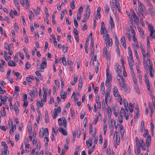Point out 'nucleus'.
Listing matches in <instances>:
<instances>
[{
  "mask_svg": "<svg viewBox=\"0 0 155 155\" xmlns=\"http://www.w3.org/2000/svg\"><path fill=\"white\" fill-rule=\"evenodd\" d=\"M44 133L43 130H40L39 132V136L41 138H42L44 135Z\"/></svg>",
  "mask_w": 155,
  "mask_h": 155,
  "instance_id": "44",
  "label": "nucleus"
},
{
  "mask_svg": "<svg viewBox=\"0 0 155 155\" xmlns=\"http://www.w3.org/2000/svg\"><path fill=\"white\" fill-rule=\"evenodd\" d=\"M150 76L151 78H153L154 74V71L152 65H150Z\"/></svg>",
  "mask_w": 155,
  "mask_h": 155,
  "instance_id": "17",
  "label": "nucleus"
},
{
  "mask_svg": "<svg viewBox=\"0 0 155 155\" xmlns=\"http://www.w3.org/2000/svg\"><path fill=\"white\" fill-rule=\"evenodd\" d=\"M95 148V144L93 145V147L92 149H90L88 151V153L89 154H91L92 151L94 150Z\"/></svg>",
  "mask_w": 155,
  "mask_h": 155,
  "instance_id": "36",
  "label": "nucleus"
},
{
  "mask_svg": "<svg viewBox=\"0 0 155 155\" xmlns=\"http://www.w3.org/2000/svg\"><path fill=\"white\" fill-rule=\"evenodd\" d=\"M73 33L75 35V36H78V31L77 30L76 28L74 29L73 30Z\"/></svg>",
  "mask_w": 155,
  "mask_h": 155,
  "instance_id": "64",
  "label": "nucleus"
},
{
  "mask_svg": "<svg viewBox=\"0 0 155 155\" xmlns=\"http://www.w3.org/2000/svg\"><path fill=\"white\" fill-rule=\"evenodd\" d=\"M77 136L78 138H80L81 135V131L80 130H77L76 132Z\"/></svg>",
  "mask_w": 155,
  "mask_h": 155,
  "instance_id": "61",
  "label": "nucleus"
},
{
  "mask_svg": "<svg viewBox=\"0 0 155 155\" xmlns=\"http://www.w3.org/2000/svg\"><path fill=\"white\" fill-rule=\"evenodd\" d=\"M44 134H45V135L46 136H47L48 135V130L47 128H45L43 130Z\"/></svg>",
  "mask_w": 155,
  "mask_h": 155,
  "instance_id": "51",
  "label": "nucleus"
},
{
  "mask_svg": "<svg viewBox=\"0 0 155 155\" xmlns=\"http://www.w3.org/2000/svg\"><path fill=\"white\" fill-rule=\"evenodd\" d=\"M90 9L88 6L87 7L86 10L85 12V14L84 15V17L87 18V19H88L89 18L90 15Z\"/></svg>",
  "mask_w": 155,
  "mask_h": 155,
  "instance_id": "4",
  "label": "nucleus"
},
{
  "mask_svg": "<svg viewBox=\"0 0 155 155\" xmlns=\"http://www.w3.org/2000/svg\"><path fill=\"white\" fill-rule=\"evenodd\" d=\"M106 30L105 28V25L103 21H102L101 23V29L100 33L101 35L104 34V30Z\"/></svg>",
  "mask_w": 155,
  "mask_h": 155,
  "instance_id": "7",
  "label": "nucleus"
},
{
  "mask_svg": "<svg viewBox=\"0 0 155 155\" xmlns=\"http://www.w3.org/2000/svg\"><path fill=\"white\" fill-rule=\"evenodd\" d=\"M61 110V107H58L57 109L55 108L54 109L55 113L54 114V116H53V119H55L57 117L58 114L60 113Z\"/></svg>",
  "mask_w": 155,
  "mask_h": 155,
  "instance_id": "3",
  "label": "nucleus"
},
{
  "mask_svg": "<svg viewBox=\"0 0 155 155\" xmlns=\"http://www.w3.org/2000/svg\"><path fill=\"white\" fill-rule=\"evenodd\" d=\"M116 139H114V141L116 143H119L120 142V137H118L117 136L115 137Z\"/></svg>",
  "mask_w": 155,
  "mask_h": 155,
  "instance_id": "42",
  "label": "nucleus"
},
{
  "mask_svg": "<svg viewBox=\"0 0 155 155\" xmlns=\"http://www.w3.org/2000/svg\"><path fill=\"white\" fill-rule=\"evenodd\" d=\"M60 96L61 98L63 99H64L66 98V96L65 92H63V94H61Z\"/></svg>",
  "mask_w": 155,
  "mask_h": 155,
  "instance_id": "57",
  "label": "nucleus"
},
{
  "mask_svg": "<svg viewBox=\"0 0 155 155\" xmlns=\"http://www.w3.org/2000/svg\"><path fill=\"white\" fill-rule=\"evenodd\" d=\"M8 97L6 96H4V97L1 100V103L2 104H5L6 103L7 99Z\"/></svg>",
  "mask_w": 155,
  "mask_h": 155,
  "instance_id": "20",
  "label": "nucleus"
},
{
  "mask_svg": "<svg viewBox=\"0 0 155 155\" xmlns=\"http://www.w3.org/2000/svg\"><path fill=\"white\" fill-rule=\"evenodd\" d=\"M43 99H42L41 101H38L36 103V105L37 107H43L45 102H46L47 100V97L45 98L44 97Z\"/></svg>",
  "mask_w": 155,
  "mask_h": 155,
  "instance_id": "2",
  "label": "nucleus"
},
{
  "mask_svg": "<svg viewBox=\"0 0 155 155\" xmlns=\"http://www.w3.org/2000/svg\"><path fill=\"white\" fill-rule=\"evenodd\" d=\"M107 53V48L105 47H104L103 50V55H104L105 56H106Z\"/></svg>",
  "mask_w": 155,
  "mask_h": 155,
  "instance_id": "52",
  "label": "nucleus"
},
{
  "mask_svg": "<svg viewBox=\"0 0 155 155\" xmlns=\"http://www.w3.org/2000/svg\"><path fill=\"white\" fill-rule=\"evenodd\" d=\"M134 53L135 54V55L136 57L137 58V59H139V55H138V54L137 53V49H136L134 48Z\"/></svg>",
  "mask_w": 155,
  "mask_h": 155,
  "instance_id": "43",
  "label": "nucleus"
},
{
  "mask_svg": "<svg viewBox=\"0 0 155 155\" xmlns=\"http://www.w3.org/2000/svg\"><path fill=\"white\" fill-rule=\"evenodd\" d=\"M123 88H124V90L125 92H130V87L129 86H127V85H126Z\"/></svg>",
  "mask_w": 155,
  "mask_h": 155,
  "instance_id": "27",
  "label": "nucleus"
},
{
  "mask_svg": "<svg viewBox=\"0 0 155 155\" xmlns=\"http://www.w3.org/2000/svg\"><path fill=\"white\" fill-rule=\"evenodd\" d=\"M118 83H119L120 87L122 88L124 87L126 85L124 80H121V81H119L118 82Z\"/></svg>",
  "mask_w": 155,
  "mask_h": 155,
  "instance_id": "16",
  "label": "nucleus"
},
{
  "mask_svg": "<svg viewBox=\"0 0 155 155\" xmlns=\"http://www.w3.org/2000/svg\"><path fill=\"white\" fill-rule=\"evenodd\" d=\"M91 59L92 60L94 56V49L91 48Z\"/></svg>",
  "mask_w": 155,
  "mask_h": 155,
  "instance_id": "35",
  "label": "nucleus"
},
{
  "mask_svg": "<svg viewBox=\"0 0 155 155\" xmlns=\"http://www.w3.org/2000/svg\"><path fill=\"white\" fill-rule=\"evenodd\" d=\"M33 91L34 95L35 96V95L36 96H37L38 94V91L37 89L35 87H33Z\"/></svg>",
  "mask_w": 155,
  "mask_h": 155,
  "instance_id": "30",
  "label": "nucleus"
},
{
  "mask_svg": "<svg viewBox=\"0 0 155 155\" xmlns=\"http://www.w3.org/2000/svg\"><path fill=\"white\" fill-rule=\"evenodd\" d=\"M117 80L120 81V79L121 80H124L123 78V77L120 74H118L117 76Z\"/></svg>",
  "mask_w": 155,
  "mask_h": 155,
  "instance_id": "38",
  "label": "nucleus"
},
{
  "mask_svg": "<svg viewBox=\"0 0 155 155\" xmlns=\"http://www.w3.org/2000/svg\"><path fill=\"white\" fill-rule=\"evenodd\" d=\"M83 85V81L81 77L79 79V83H78V91H80L81 90Z\"/></svg>",
  "mask_w": 155,
  "mask_h": 155,
  "instance_id": "8",
  "label": "nucleus"
},
{
  "mask_svg": "<svg viewBox=\"0 0 155 155\" xmlns=\"http://www.w3.org/2000/svg\"><path fill=\"white\" fill-rule=\"evenodd\" d=\"M116 68H115V69ZM116 71L118 74H120L121 72V66H118V67L116 68Z\"/></svg>",
  "mask_w": 155,
  "mask_h": 155,
  "instance_id": "25",
  "label": "nucleus"
},
{
  "mask_svg": "<svg viewBox=\"0 0 155 155\" xmlns=\"http://www.w3.org/2000/svg\"><path fill=\"white\" fill-rule=\"evenodd\" d=\"M45 60L43 61V62L41 63L40 66V70L39 71L43 72L44 71L43 70L47 66V63L46 61H45Z\"/></svg>",
  "mask_w": 155,
  "mask_h": 155,
  "instance_id": "5",
  "label": "nucleus"
},
{
  "mask_svg": "<svg viewBox=\"0 0 155 155\" xmlns=\"http://www.w3.org/2000/svg\"><path fill=\"white\" fill-rule=\"evenodd\" d=\"M62 120L63 122V125L64 127L65 128H66V127L67 125V121L65 117H62Z\"/></svg>",
  "mask_w": 155,
  "mask_h": 155,
  "instance_id": "26",
  "label": "nucleus"
},
{
  "mask_svg": "<svg viewBox=\"0 0 155 155\" xmlns=\"http://www.w3.org/2000/svg\"><path fill=\"white\" fill-rule=\"evenodd\" d=\"M129 107H137L138 106L136 101L134 100L132 102L129 103Z\"/></svg>",
  "mask_w": 155,
  "mask_h": 155,
  "instance_id": "12",
  "label": "nucleus"
},
{
  "mask_svg": "<svg viewBox=\"0 0 155 155\" xmlns=\"http://www.w3.org/2000/svg\"><path fill=\"white\" fill-rule=\"evenodd\" d=\"M140 128L142 129H145L144 123L143 121H141Z\"/></svg>",
  "mask_w": 155,
  "mask_h": 155,
  "instance_id": "60",
  "label": "nucleus"
},
{
  "mask_svg": "<svg viewBox=\"0 0 155 155\" xmlns=\"http://www.w3.org/2000/svg\"><path fill=\"white\" fill-rule=\"evenodd\" d=\"M112 43L113 42L112 39L110 38L109 40L108 41L107 45H108L110 46H111L112 45Z\"/></svg>",
  "mask_w": 155,
  "mask_h": 155,
  "instance_id": "50",
  "label": "nucleus"
},
{
  "mask_svg": "<svg viewBox=\"0 0 155 155\" xmlns=\"http://www.w3.org/2000/svg\"><path fill=\"white\" fill-rule=\"evenodd\" d=\"M58 130L62 133L64 135H67L68 134L67 132L62 128L60 127L58 129Z\"/></svg>",
  "mask_w": 155,
  "mask_h": 155,
  "instance_id": "11",
  "label": "nucleus"
},
{
  "mask_svg": "<svg viewBox=\"0 0 155 155\" xmlns=\"http://www.w3.org/2000/svg\"><path fill=\"white\" fill-rule=\"evenodd\" d=\"M105 11L107 14H108L110 10V8L108 5H106L105 7Z\"/></svg>",
  "mask_w": 155,
  "mask_h": 155,
  "instance_id": "37",
  "label": "nucleus"
},
{
  "mask_svg": "<svg viewBox=\"0 0 155 155\" xmlns=\"http://www.w3.org/2000/svg\"><path fill=\"white\" fill-rule=\"evenodd\" d=\"M148 5L149 7L148 10L150 14L152 15H154L155 14V11L153 9L152 5L151 4V6L149 5Z\"/></svg>",
  "mask_w": 155,
  "mask_h": 155,
  "instance_id": "9",
  "label": "nucleus"
},
{
  "mask_svg": "<svg viewBox=\"0 0 155 155\" xmlns=\"http://www.w3.org/2000/svg\"><path fill=\"white\" fill-rule=\"evenodd\" d=\"M92 139L89 138L88 140L86 141V144L88 147H90L92 144Z\"/></svg>",
  "mask_w": 155,
  "mask_h": 155,
  "instance_id": "14",
  "label": "nucleus"
},
{
  "mask_svg": "<svg viewBox=\"0 0 155 155\" xmlns=\"http://www.w3.org/2000/svg\"><path fill=\"white\" fill-rule=\"evenodd\" d=\"M12 72L14 75L16 76L18 79H21V78L22 76L19 73L15 72V71H13Z\"/></svg>",
  "mask_w": 155,
  "mask_h": 155,
  "instance_id": "10",
  "label": "nucleus"
},
{
  "mask_svg": "<svg viewBox=\"0 0 155 155\" xmlns=\"http://www.w3.org/2000/svg\"><path fill=\"white\" fill-rule=\"evenodd\" d=\"M127 58L130 68V69L132 70V68H133V66L134 65V61L130 60L128 56L127 57Z\"/></svg>",
  "mask_w": 155,
  "mask_h": 155,
  "instance_id": "6",
  "label": "nucleus"
},
{
  "mask_svg": "<svg viewBox=\"0 0 155 155\" xmlns=\"http://www.w3.org/2000/svg\"><path fill=\"white\" fill-rule=\"evenodd\" d=\"M68 47L67 46V45H63V51H64V53H65L68 50Z\"/></svg>",
  "mask_w": 155,
  "mask_h": 155,
  "instance_id": "34",
  "label": "nucleus"
},
{
  "mask_svg": "<svg viewBox=\"0 0 155 155\" xmlns=\"http://www.w3.org/2000/svg\"><path fill=\"white\" fill-rule=\"evenodd\" d=\"M62 62L63 63V65L65 66L66 65V58L64 57L62 58Z\"/></svg>",
  "mask_w": 155,
  "mask_h": 155,
  "instance_id": "39",
  "label": "nucleus"
},
{
  "mask_svg": "<svg viewBox=\"0 0 155 155\" xmlns=\"http://www.w3.org/2000/svg\"><path fill=\"white\" fill-rule=\"evenodd\" d=\"M94 44V40L93 38H91V44H90L91 48L94 49L93 48Z\"/></svg>",
  "mask_w": 155,
  "mask_h": 155,
  "instance_id": "56",
  "label": "nucleus"
},
{
  "mask_svg": "<svg viewBox=\"0 0 155 155\" xmlns=\"http://www.w3.org/2000/svg\"><path fill=\"white\" fill-rule=\"evenodd\" d=\"M75 2L74 0L71 1V3L70 4L71 7L72 9H74L75 8V5H74Z\"/></svg>",
  "mask_w": 155,
  "mask_h": 155,
  "instance_id": "33",
  "label": "nucleus"
},
{
  "mask_svg": "<svg viewBox=\"0 0 155 155\" xmlns=\"http://www.w3.org/2000/svg\"><path fill=\"white\" fill-rule=\"evenodd\" d=\"M107 145V140L105 139H104V148H105L106 147Z\"/></svg>",
  "mask_w": 155,
  "mask_h": 155,
  "instance_id": "63",
  "label": "nucleus"
},
{
  "mask_svg": "<svg viewBox=\"0 0 155 155\" xmlns=\"http://www.w3.org/2000/svg\"><path fill=\"white\" fill-rule=\"evenodd\" d=\"M124 107H128V103L126 99L123 100Z\"/></svg>",
  "mask_w": 155,
  "mask_h": 155,
  "instance_id": "54",
  "label": "nucleus"
},
{
  "mask_svg": "<svg viewBox=\"0 0 155 155\" xmlns=\"http://www.w3.org/2000/svg\"><path fill=\"white\" fill-rule=\"evenodd\" d=\"M118 89L116 86H114L113 88L114 95L115 97H117L118 95Z\"/></svg>",
  "mask_w": 155,
  "mask_h": 155,
  "instance_id": "15",
  "label": "nucleus"
},
{
  "mask_svg": "<svg viewBox=\"0 0 155 155\" xmlns=\"http://www.w3.org/2000/svg\"><path fill=\"white\" fill-rule=\"evenodd\" d=\"M31 67V65L27 61L25 65V68L26 69H29Z\"/></svg>",
  "mask_w": 155,
  "mask_h": 155,
  "instance_id": "41",
  "label": "nucleus"
},
{
  "mask_svg": "<svg viewBox=\"0 0 155 155\" xmlns=\"http://www.w3.org/2000/svg\"><path fill=\"white\" fill-rule=\"evenodd\" d=\"M151 137L149 136L146 139V143H151Z\"/></svg>",
  "mask_w": 155,
  "mask_h": 155,
  "instance_id": "46",
  "label": "nucleus"
},
{
  "mask_svg": "<svg viewBox=\"0 0 155 155\" xmlns=\"http://www.w3.org/2000/svg\"><path fill=\"white\" fill-rule=\"evenodd\" d=\"M101 90L102 91V94H103L105 92L104 84L103 82H102L101 83Z\"/></svg>",
  "mask_w": 155,
  "mask_h": 155,
  "instance_id": "21",
  "label": "nucleus"
},
{
  "mask_svg": "<svg viewBox=\"0 0 155 155\" xmlns=\"http://www.w3.org/2000/svg\"><path fill=\"white\" fill-rule=\"evenodd\" d=\"M138 9L139 13L141 14V15L143 16V11L142 6H139L138 7Z\"/></svg>",
  "mask_w": 155,
  "mask_h": 155,
  "instance_id": "22",
  "label": "nucleus"
},
{
  "mask_svg": "<svg viewBox=\"0 0 155 155\" xmlns=\"http://www.w3.org/2000/svg\"><path fill=\"white\" fill-rule=\"evenodd\" d=\"M8 65L12 67H15L16 66V64L12 61H10L8 63Z\"/></svg>",
  "mask_w": 155,
  "mask_h": 155,
  "instance_id": "18",
  "label": "nucleus"
},
{
  "mask_svg": "<svg viewBox=\"0 0 155 155\" xmlns=\"http://www.w3.org/2000/svg\"><path fill=\"white\" fill-rule=\"evenodd\" d=\"M110 92L109 90H107L106 94L105 95V100H107V97L109 96Z\"/></svg>",
  "mask_w": 155,
  "mask_h": 155,
  "instance_id": "31",
  "label": "nucleus"
},
{
  "mask_svg": "<svg viewBox=\"0 0 155 155\" xmlns=\"http://www.w3.org/2000/svg\"><path fill=\"white\" fill-rule=\"evenodd\" d=\"M115 44L117 47H119V41L117 38V36H115Z\"/></svg>",
  "mask_w": 155,
  "mask_h": 155,
  "instance_id": "49",
  "label": "nucleus"
},
{
  "mask_svg": "<svg viewBox=\"0 0 155 155\" xmlns=\"http://www.w3.org/2000/svg\"><path fill=\"white\" fill-rule=\"evenodd\" d=\"M109 23L110 24L111 28H114L115 27L114 23V22L113 18L111 16H110V17Z\"/></svg>",
  "mask_w": 155,
  "mask_h": 155,
  "instance_id": "13",
  "label": "nucleus"
},
{
  "mask_svg": "<svg viewBox=\"0 0 155 155\" xmlns=\"http://www.w3.org/2000/svg\"><path fill=\"white\" fill-rule=\"evenodd\" d=\"M109 34H107L105 36V42L107 45L108 41L109 40Z\"/></svg>",
  "mask_w": 155,
  "mask_h": 155,
  "instance_id": "24",
  "label": "nucleus"
},
{
  "mask_svg": "<svg viewBox=\"0 0 155 155\" xmlns=\"http://www.w3.org/2000/svg\"><path fill=\"white\" fill-rule=\"evenodd\" d=\"M45 12L46 17L47 18L49 16V15L48 9L46 7L45 8Z\"/></svg>",
  "mask_w": 155,
  "mask_h": 155,
  "instance_id": "47",
  "label": "nucleus"
},
{
  "mask_svg": "<svg viewBox=\"0 0 155 155\" xmlns=\"http://www.w3.org/2000/svg\"><path fill=\"white\" fill-rule=\"evenodd\" d=\"M143 65L144 67H146V68H147V62L145 60V58H143Z\"/></svg>",
  "mask_w": 155,
  "mask_h": 155,
  "instance_id": "62",
  "label": "nucleus"
},
{
  "mask_svg": "<svg viewBox=\"0 0 155 155\" xmlns=\"http://www.w3.org/2000/svg\"><path fill=\"white\" fill-rule=\"evenodd\" d=\"M124 115H123L120 114V117H118V120L119 122L122 123L123 122V118Z\"/></svg>",
  "mask_w": 155,
  "mask_h": 155,
  "instance_id": "28",
  "label": "nucleus"
},
{
  "mask_svg": "<svg viewBox=\"0 0 155 155\" xmlns=\"http://www.w3.org/2000/svg\"><path fill=\"white\" fill-rule=\"evenodd\" d=\"M111 110L110 107H108L107 109V114L109 118H110L111 115Z\"/></svg>",
  "mask_w": 155,
  "mask_h": 155,
  "instance_id": "29",
  "label": "nucleus"
},
{
  "mask_svg": "<svg viewBox=\"0 0 155 155\" xmlns=\"http://www.w3.org/2000/svg\"><path fill=\"white\" fill-rule=\"evenodd\" d=\"M21 106V104H20L19 102L18 101H16L15 104H14V107H20Z\"/></svg>",
  "mask_w": 155,
  "mask_h": 155,
  "instance_id": "48",
  "label": "nucleus"
},
{
  "mask_svg": "<svg viewBox=\"0 0 155 155\" xmlns=\"http://www.w3.org/2000/svg\"><path fill=\"white\" fill-rule=\"evenodd\" d=\"M43 90L44 91V94L43 96V97L44 98H45L46 97H47V88L45 87H43Z\"/></svg>",
  "mask_w": 155,
  "mask_h": 155,
  "instance_id": "23",
  "label": "nucleus"
},
{
  "mask_svg": "<svg viewBox=\"0 0 155 155\" xmlns=\"http://www.w3.org/2000/svg\"><path fill=\"white\" fill-rule=\"evenodd\" d=\"M149 109L150 110V117H152V115L154 111L153 109V107H149Z\"/></svg>",
  "mask_w": 155,
  "mask_h": 155,
  "instance_id": "53",
  "label": "nucleus"
},
{
  "mask_svg": "<svg viewBox=\"0 0 155 155\" xmlns=\"http://www.w3.org/2000/svg\"><path fill=\"white\" fill-rule=\"evenodd\" d=\"M106 80L105 82L106 86L107 84V83L111 81L112 78L111 75L109 74V69H106Z\"/></svg>",
  "mask_w": 155,
  "mask_h": 155,
  "instance_id": "1",
  "label": "nucleus"
},
{
  "mask_svg": "<svg viewBox=\"0 0 155 155\" xmlns=\"http://www.w3.org/2000/svg\"><path fill=\"white\" fill-rule=\"evenodd\" d=\"M25 5L26 9H29L30 8L29 3V0H25Z\"/></svg>",
  "mask_w": 155,
  "mask_h": 155,
  "instance_id": "32",
  "label": "nucleus"
},
{
  "mask_svg": "<svg viewBox=\"0 0 155 155\" xmlns=\"http://www.w3.org/2000/svg\"><path fill=\"white\" fill-rule=\"evenodd\" d=\"M141 51L143 55V58H145L146 57V55L145 54V51L144 50V49L141 50Z\"/></svg>",
  "mask_w": 155,
  "mask_h": 155,
  "instance_id": "55",
  "label": "nucleus"
},
{
  "mask_svg": "<svg viewBox=\"0 0 155 155\" xmlns=\"http://www.w3.org/2000/svg\"><path fill=\"white\" fill-rule=\"evenodd\" d=\"M27 98V94H24L22 96V99L23 101H26Z\"/></svg>",
  "mask_w": 155,
  "mask_h": 155,
  "instance_id": "58",
  "label": "nucleus"
},
{
  "mask_svg": "<svg viewBox=\"0 0 155 155\" xmlns=\"http://www.w3.org/2000/svg\"><path fill=\"white\" fill-rule=\"evenodd\" d=\"M140 33H141L142 34L144 35V32L143 29L139 27H137Z\"/></svg>",
  "mask_w": 155,
  "mask_h": 155,
  "instance_id": "59",
  "label": "nucleus"
},
{
  "mask_svg": "<svg viewBox=\"0 0 155 155\" xmlns=\"http://www.w3.org/2000/svg\"><path fill=\"white\" fill-rule=\"evenodd\" d=\"M144 77V79H145V83L146 84L149 83L150 82L149 81V79H148V78L146 74H145Z\"/></svg>",
  "mask_w": 155,
  "mask_h": 155,
  "instance_id": "45",
  "label": "nucleus"
},
{
  "mask_svg": "<svg viewBox=\"0 0 155 155\" xmlns=\"http://www.w3.org/2000/svg\"><path fill=\"white\" fill-rule=\"evenodd\" d=\"M99 96H97L96 98V102L97 104H98L97 107H101V103L99 102Z\"/></svg>",
  "mask_w": 155,
  "mask_h": 155,
  "instance_id": "19",
  "label": "nucleus"
},
{
  "mask_svg": "<svg viewBox=\"0 0 155 155\" xmlns=\"http://www.w3.org/2000/svg\"><path fill=\"white\" fill-rule=\"evenodd\" d=\"M11 109H12L13 108L14 109L15 111V112L16 115H17L19 112V109L18 108V107H12V108H11V107H10Z\"/></svg>",
  "mask_w": 155,
  "mask_h": 155,
  "instance_id": "40",
  "label": "nucleus"
}]
</instances>
